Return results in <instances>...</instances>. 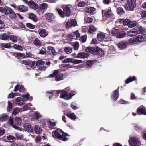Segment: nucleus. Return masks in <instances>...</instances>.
Here are the masks:
<instances>
[{
  "label": "nucleus",
  "instance_id": "14",
  "mask_svg": "<svg viewBox=\"0 0 146 146\" xmlns=\"http://www.w3.org/2000/svg\"><path fill=\"white\" fill-rule=\"evenodd\" d=\"M72 7L71 5H66L64 7V16H69L71 13V8Z\"/></svg>",
  "mask_w": 146,
  "mask_h": 146
},
{
  "label": "nucleus",
  "instance_id": "9",
  "mask_svg": "<svg viewBox=\"0 0 146 146\" xmlns=\"http://www.w3.org/2000/svg\"><path fill=\"white\" fill-rule=\"evenodd\" d=\"M47 55L50 56L56 55L57 53L55 51V48L52 46H48L47 47Z\"/></svg>",
  "mask_w": 146,
  "mask_h": 146
},
{
  "label": "nucleus",
  "instance_id": "4",
  "mask_svg": "<svg viewBox=\"0 0 146 146\" xmlns=\"http://www.w3.org/2000/svg\"><path fill=\"white\" fill-rule=\"evenodd\" d=\"M63 131L60 129H56L54 132V134L53 136H55V137L59 139L62 141H64V135Z\"/></svg>",
  "mask_w": 146,
  "mask_h": 146
},
{
  "label": "nucleus",
  "instance_id": "28",
  "mask_svg": "<svg viewBox=\"0 0 146 146\" xmlns=\"http://www.w3.org/2000/svg\"><path fill=\"white\" fill-rule=\"evenodd\" d=\"M92 48H94L92 49V54H98L99 52L101 50V49L97 47H92Z\"/></svg>",
  "mask_w": 146,
  "mask_h": 146
},
{
  "label": "nucleus",
  "instance_id": "16",
  "mask_svg": "<svg viewBox=\"0 0 146 146\" xmlns=\"http://www.w3.org/2000/svg\"><path fill=\"white\" fill-rule=\"evenodd\" d=\"M102 15H104L106 17H110L113 14L112 13L111 10L110 9H107L104 10H102Z\"/></svg>",
  "mask_w": 146,
  "mask_h": 146
},
{
  "label": "nucleus",
  "instance_id": "25",
  "mask_svg": "<svg viewBox=\"0 0 146 146\" xmlns=\"http://www.w3.org/2000/svg\"><path fill=\"white\" fill-rule=\"evenodd\" d=\"M29 18L33 20L35 22H36L38 21L36 16L33 13H31L29 15Z\"/></svg>",
  "mask_w": 146,
  "mask_h": 146
},
{
  "label": "nucleus",
  "instance_id": "36",
  "mask_svg": "<svg viewBox=\"0 0 146 146\" xmlns=\"http://www.w3.org/2000/svg\"><path fill=\"white\" fill-rule=\"evenodd\" d=\"M9 38L14 43L16 42L17 40V37L14 35H9Z\"/></svg>",
  "mask_w": 146,
  "mask_h": 146
},
{
  "label": "nucleus",
  "instance_id": "35",
  "mask_svg": "<svg viewBox=\"0 0 146 146\" xmlns=\"http://www.w3.org/2000/svg\"><path fill=\"white\" fill-rule=\"evenodd\" d=\"M126 34L125 32L123 31H119L117 35V38H122L124 37Z\"/></svg>",
  "mask_w": 146,
  "mask_h": 146
},
{
  "label": "nucleus",
  "instance_id": "3",
  "mask_svg": "<svg viewBox=\"0 0 146 146\" xmlns=\"http://www.w3.org/2000/svg\"><path fill=\"white\" fill-rule=\"evenodd\" d=\"M136 0H127V5L125 6V8L127 11L133 10L136 6Z\"/></svg>",
  "mask_w": 146,
  "mask_h": 146
},
{
  "label": "nucleus",
  "instance_id": "51",
  "mask_svg": "<svg viewBox=\"0 0 146 146\" xmlns=\"http://www.w3.org/2000/svg\"><path fill=\"white\" fill-rule=\"evenodd\" d=\"M73 47L74 50H78L79 47V43L77 42H75L73 45Z\"/></svg>",
  "mask_w": 146,
  "mask_h": 146
},
{
  "label": "nucleus",
  "instance_id": "7",
  "mask_svg": "<svg viewBox=\"0 0 146 146\" xmlns=\"http://www.w3.org/2000/svg\"><path fill=\"white\" fill-rule=\"evenodd\" d=\"M36 66L40 71L45 70V62L41 60H38L36 61Z\"/></svg>",
  "mask_w": 146,
  "mask_h": 146
},
{
  "label": "nucleus",
  "instance_id": "42",
  "mask_svg": "<svg viewBox=\"0 0 146 146\" xmlns=\"http://www.w3.org/2000/svg\"><path fill=\"white\" fill-rule=\"evenodd\" d=\"M13 106L12 103L8 101V106L7 107V111L9 112L11 110Z\"/></svg>",
  "mask_w": 146,
  "mask_h": 146
},
{
  "label": "nucleus",
  "instance_id": "38",
  "mask_svg": "<svg viewBox=\"0 0 146 146\" xmlns=\"http://www.w3.org/2000/svg\"><path fill=\"white\" fill-rule=\"evenodd\" d=\"M47 50L46 47H42L40 50L39 54L42 55H47Z\"/></svg>",
  "mask_w": 146,
  "mask_h": 146
},
{
  "label": "nucleus",
  "instance_id": "34",
  "mask_svg": "<svg viewBox=\"0 0 146 146\" xmlns=\"http://www.w3.org/2000/svg\"><path fill=\"white\" fill-rule=\"evenodd\" d=\"M88 56V55L87 54L84 53H80L78 54L76 57L77 58H87Z\"/></svg>",
  "mask_w": 146,
  "mask_h": 146
},
{
  "label": "nucleus",
  "instance_id": "43",
  "mask_svg": "<svg viewBox=\"0 0 146 146\" xmlns=\"http://www.w3.org/2000/svg\"><path fill=\"white\" fill-rule=\"evenodd\" d=\"M48 5L46 3H44L40 5L39 8L41 10H44L46 9L48 7Z\"/></svg>",
  "mask_w": 146,
  "mask_h": 146
},
{
  "label": "nucleus",
  "instance_id": "57",
  "mask_svg": "<svg viewBox=\"0 0 146 146\" xmlns=\"http://www.w3.org/2000/svg\"><path fill=\"white\" fill-rule=\"evenodd\" d=\"M87 36L86 35H84L82 36L80 39V40L82 42H84L86 40Z\"/></svg>",
  "mask_w": 146,
  "mask_h": 146
},
{
  "label": "nucleus",
  "instance_id": "13",
  "mask_svg": "<svg viewBox=\"0 0 146 146\" xmlns=\"http://www.w3.org/2000/svg\"><path fill=\"white\" fill-rule=\"evenodd\" d=\"M138 34L137 29L133 28L127 31V35L129 36L132 37L135 36Z\"/></svg>",
  "mask_w": 146,
  "mask_h": 146
},
{
  "label": "nucleus",
  "instance_id": "1",
  "mask_svg": "<svg viewBox=\"0 0 146 146\" xmlns=\"http://www.w3.org/2000/svg\"><path fill=\"white\" fill-rule=\"evenodd\" d=\"M62 71L61 69L55 70L54 72L52 74L49 75L50 77H55V80L56 81H59L63 79V74L60 73Z\"/></svg>",
  "mask_w": 146,
  "mask_h": 146
},
{
  "label": "nucleus",
  "instance_id": "2",
  "mask_svg": "<svg viewBox=\"0 0 146 146\" xmlns=\"http://www.w3.org/2000/svg\"><path fill=\"white\" fill-rule=\"evenodd\" d=\"M128 141L131 146H140L141 144L140 139L137 137L130 138Z\"/></svg>",
  "mask_w": 146,
  "mask_h": 146
},
{
  "label": "nucleus",
  "instance_id": "27",
  "mask_svg": "<svg viewBox=\"0 0 146 146\" xmlns=\"http://www.w3.org/2000/svg\"><path fill=\"white\" fill-rule=\"evenodd\" d=\"M34 130L35 133L37 134H41L42 131L41 128L38 125H36L34 127Z\"/></svg>",
  "mask_w": 146,
  "mask_h": 146
},
{
  "label": "nucleus",
  "instance_id": "62",
  "mask_svg": "<svg viewBox=\"0 0 146 146\" xmlns=\"http://www.w3.org/2000/svg\"><path fill=\"white\" fill-rule=\"evenodd\" d=\"M82 61L81 60H75L72 61V62L73 64H77L80 63H82Z\"/></svg>",
  "mask_w": 146,
  "mask_h": 146
},
{
  "label": "nucleus",
  "instance_id": "61",
  "mask_svg": "<svg viewBox=\"0 0 146 146\" xmlns=\"http://www.w3.org/2000/svg\"><path fill=\"white\" fill-rule=\"evenodd\" d=\"M72 27V25L71 24V22L69 21H68L66 23V28L68 29L70 28H71Z\"/></svg>",
  "mask_w": 146,
  "mask_h": 146
},
{
  "label": "nucleus",
  "instance_id": "20",
  "mask_svg": "<svg viewBox=\"0 0 146 146\" xmlns=\"http://www.w3.org/2000/svg\"><path fill=\"white\" fill-rule=\"evenodd\" d=\"M136 37L138 43H141L146 41V37L144 35H139Z\"/></svg>",
  "mask_w": 146,
  "mask_h": 146
},
{
  "label": "nucleus",
  "instance_id": "21",
  "mask_svg": "<svg viewBox=\"0 0 146 146\" xmlns=\"http://www.w3.org/2000/svg\"><path fill=\"white\" fill-rule=\"evenodd\" d=\"M118 90V89L114 90L112 94L111 98L115 101L119 97V94Z\"/></svg>",
  "mask_w": 146,
  "mask_h": 146
},
{
  "label": "nucleus",
  "instance_id": "11",
  "mask_svg": "<svg viewBox=\"0 0 146 146\" xmlns=\"http://www.w3.org/2000/svg\"><path fill=\"white\" fill-rule=\"evenodd\" d=\"M128 44V42L127 41H121L118 43L117 46L119 48L123 49L127 47Z\"/></svg>",
  "mask_w": 146,
  "mask_h": 146
},
{
  "label": "nucleus",
  "instance_id": "23",
  "mask_svg": "<svg viewBox=\"0 0 146 146\" xmlns=\"http://www.w3.org/2000/svg\"><path fill=\"white\" fill-rule=\"evenodd\" d=\"M105 37V33L102 32H100L97 34V38L100 41H102Z\"/></svg>",
  "mask_w": 146,
  "mask_h": 146
},
{
  "label": "nucleus",
  "instance_id": "15",
  "mask_svg": "<svg viewBox=\"0 0 146 146\" xmlns=\"http://www.w3.org/2000/svg\"><path fill=\"white\" fill-rule=\"evenodd\" d=\"M21 120L19 117H16L14 123L13 125V127L16 129H19L18 126H21Z\"/></svg>",
  "mask_w": 146,
  "mask_h": 146
},
{
  "label": "nucleus",
  "instance_id": "55",
  "mask_svg": "<svg viewBox=\"0 0 146 146\" xmlns=\"http://www.w3.org/2000/svg\"><path fill=\"white\" fill-rule=\"evenodd\" d=\"M36 61H33V62L31 61V64L29 67H30L33 69L36 68Z\"/></svg>",
  "mask_w": 146,
  "mask_h": 146
},
{
  "label": "nucleus",
  "instance_id": "41",
  "mask_svg": "<svg viewBox=\"0 0 146 146\" xmlns=\"http://www.w3.org/2000/svg\"><path fill=\"white\" fill-rule=\"evenodd\" d=\"M1 46L5 48H12V46L11 44L9 43H1Z\"/></svg>",
  "mask_w": 146,
  "mask_h": 146
},
{
  "label": "nucleus",
  "instance_id": "59",
  "mask_svg": "<svg viewBox=\"0 0 146 146\" xmlns=\"http://www.w3.org/2000/svg\"><path fill=\"white\" fill-rule=\"evenodd\" d=\"M15 136L17 139H21L23 137L22 135L19 133H16L15 134Z\"/></svg>",
  "mask_w": 146,
  "mask_h": 146
},
{
  "label": "nucleus",
  "instance_id": "5",
  "mask_svg": "<svg viewBox=\"0 0 146 146\" xmlns=\"http://www.w3.org/2000/svg\"><path fill=\"white\" fill-rule=\"evenodd\" d=\"M48 93H49V94H51L52 96L54 94L56 97L58 96L59 94H61V95L60 96V97L62 98H64V90H52L51 92L47 91V94Z\"/></svg>",
  "mask_w": 146,
  "mask_h": 146
},
{
  "label": "nucleus",
  "instance_id": "50",
  "mask_svg": "<svg viewBox=\"0 0 146 146\" xmlns=\"http://www.w3.org/2000/svg\"><path fill=\"white\" fill-rule=\"evenodd\" d=\"M72 36H73V37H76V38H78L80 37V35L78 33V31H76L73 33Z\"/></svg>",
  "mask_w": 146,
  "mask_h": 146
},
{
  "label": "nucleus",
  "instance_id": "44",
  "mask_svg": "<svg viewBox=\"0 0 146 146\" xmlns=\"http://www.w3.org/2000/svg\"><path fill=\"white\" fill-rule=\"evenodd\" d=\"M136 77L135 76H133L132 77H129L126 81V84L129 83L135 80L136 79Z\"/></svg>",
  "mask_w": 146,
  "mask_h": 146
},
{
  "label": "nucleus",
  "instance_id": "56",
  "mask_svg": "<svg viewBox=\"0 0 146 146\" xmlns=\"http://www.w3.org/2000/svg\"><path fill=\"white\" fill-rule=\"evenodd\" d=\"M67 116L72 119H75L76 118V116L73 113L67 114Z\"/></svg>",
  "mask_w": 146,
  "mask_h": 146
},
{
  "label": "nucleus",
  "instance_id": "10",
  "mask_svg": "<svg viewBox=\"0 0 146 146\" xmlns=\"http://www.w3.org/2000/svg\"><path fill=\"white\" fill-rule=\"evenodd\" d=\"M39 35L42 38H45L48 35L47 31L43 28H40L38 30Z\"/></svg>",
  "mask_w": 146,
  "mask_h": 146
},
{
  "label": "nucleus",
  "instance_id": "22",
  "mask_svg": "<svg viewBox=\"0 0 146 146\" xmlns=\"http://www.w3.org/2000/svg\"><path fill=\"white\" fill-rule=\"evenodd\" d=\"M87 12L91 14H94L95 13L96 9L92 7H88L86 9Z\"/></svg>",
  "mask_w": 146,
  "mask_h": 146
},
{
  "label": "nucleus",
  "instance_id": "31",
  "mask_svg": "<svg viewBox=\"0 0 146 146\" xmlns=\"http://www.w3.org/2000/svg\"><path fill=\"white\" fill-rule=\"evenodd\" d=\"M9 35L6 33H4L0 35V38L3 40H7L9 38Z\"/></svg>",
  "mask_w": 146,
  "mask_h": 146
},
{
  "label": "nucleus",
  "instance_id": "64",
  "mask_svg": "<svg viewBox=\"0 0 146 146\" xmlns=\"http://www.w3.org/2000/svg\"><path fill=\"white\" fill-rule=\"evenodd\" d=\"M10 14V15H9V17L11 18L14 19L16 18V15L14 12H12Z\"/></svg>",
  "mask_w": 146,
  "mask_h": 146
},
{
  "label": "nucleus",
  "instance_id": "58",
  "mask_svg": "<svg viewBox=\"0 0 146 146\" xmlns=\"http://www.w3.org/2000/svg\"><path fill=\"white\" fill-rule=\"evenodd\" d=\"M33 54L31 53V52H27L26 53V55H25V58H31L33 56Z\"/></svg>",
  "mask_w": 146,
  "mask_h": 146
},
{
  "label": "nucleus",
  "instance_id": "37",
  "mask_svg": "<svg viewBox=\"0 0 146 146\" xmlns=\"http://www.w3.org/2000/svg\"><path fill=\"white\" fill-rule=\"evenodd\" d=\"M13 55L17 58L22 57L23 58H25V55L23 53L15 52L13 53Z\"/></svg>",
  "mask_w": 146,
  "mask_h": 146
},
{
  "label": "nucleus",
  "instance_id": "8",
  "mask_svg": "<svg viewBox=\"0 0 146 146\" xmlns=\"http://www.w3.org/2000/svg\"><path fill=\"white\" fill-rule=\"evenodd\" d=\"M70 91V88H66L64 90V99L66 100H69L72 96L76 94V92L74 91L71 92L70 93L67 94L68 92L66 91Z\"/></svg>",
  "mask_w": 146,
  "mask_h": 146
},
{
  "label": "nucleus",
  "instance_id": "12",
  "mask_svg": "<svg viewBox=\"0 0 146 146\" xmlns=\"http://www.w3.org/2000/svg\"><path fill=\"white\" fill-rule=\"evenodd\" d=\"M45 18L49 22L54 21L55 17L54 15L51 13H47L45 15Z\"/></svg>",
  "mask_w": 146,
  "mask_h": 146
},
{
  "label": "nucleus",
  "instance_id": "29",
  "mask_svg": "<svg viewBox=\"0 0 146 146\" xmlns=\"http://www.w3.org/2000/svg\"><path fill=\"white\" fill-rule=\"evenodd\" d=\"M8 116L6 114H3L0 116V121L3 122L7 120Z\"/></svg>",
  "mask_w": 146,
  "mask_h": 146
},
{
  "label": "nucleus",
  "instance_id": "63",
  "mask_svg": "<svg viewBox=\"0 0 146 146\" xmlns=\"http://www.w3.org/2000/svg\"><path fill=\"white\" fill-rule=\"evenodd\" d=\"M72 26L74 27L76 25L77 22L75 19H72L70 21Z\"/></svg>",
  "mask_w": 146,
  "mask_h": 146
},
{
  "label": "nucleus",
  "instance_id": "17",
  "mask_svg": "<svg viewBox=\"0 0 146 146\" xmlns=\"http://www.w3.org/2000/svg\"><path fill=\"white\" fill-rule=\"evenodd\" d=\"M33 44L36 47L40 48L42 45V42L38 38H36L33 40Z\"/></svg>",
  "mask_w": 146,
  "mask_h": 146
},
{
  "label": "nucleus",
  "instance_id": "49",
  "mask_svg": "<svg viewBox=\"0 0 146 146\" xmlns=\"http://www.w3.org/2000/svg\"><path fill=\"white\" fill-rule=\"evenodd\" d=\"M93 64V61H88L85 65L86 68H88L91 66Z\"/></svg>",
  "mask_w": 146,
  "mask_h": 146
},
{
  "label": "nucleus",
  "instance_id": "6",
  "mask_svg": "<svg viewBox=\"0 0 146 146\" xmlns=\"http://www.w3.org/2000/svg\"><path fill=\"white\" fill-rule=\"evenodd\" d=\"M123 24L124 25H127L129 28H132L136 25V22L135 21H131L129 19H126L123 21Z\"/></svg>",
  "mask_w": 146,
  "mask_h": 146
},
{
  "label": "nucleus",
  "instance_id": "40",
  "mask_svg": "<svg viewBox=\"0 0 146 146\" xmlns=\"http://www.w3.org/2000/svg\"><path fill=\"white\" fill-rule=\"evenodd\" d=\"M21 63L25 65H27L29 66H30L31 64V61L27 59L26 60L21 61Z\"/></svg>",
  "mask_w": 146,
  "mask_h": 146
},
{
  "label": "nucleus",
  "instance_id": "19",
  "mask_svg": "<svg viewBox=\"0 0 146 146\" xmlns=\"http://www.w3.org/2000/svg\"><path fill=\"white\" fill-rule=\"evenodd\" d=\"M24 127L27 131L32 132L33 131V128L31 125L28 123H25L23 125Z\"/></svg>",
  "mask_w": 146,
  "mask_h": 146
},
{
  "label": "nucleus",
  "instance_id": "26",
  "mask_svg": "<svg viewBox=\"0 0 146 146\" xmlns=\"http://www.w3.org/2000/svg\"><path fill=\"white\" fill-rule=\"evenodd\" d=\"M3 12H4L6 15H9L12 12V9L9 7L7 6H5L4 7L3 9Z\"/></svg>",
  "mask_w": 146,
  "mask_h": 146
},
{
  "label": "nucleus",
  "instance_id": "30",
  "mask_svg": "<svg viewBox=\"0 0 146 146\" xmlns=\"http://www.w3.org/2000/svg\"><path fill=\"white\" fill-rule=\"evenodd\" d=\"M128 43L131 45L134 44L138 43L136 37L130 39L128 42Z\"/></svg>",
  "mask_w": 146,
  "mask_h": 146
},
{
  "label": "nucleus",
  "instance_id": "54",
  "mask_svg": "<svg viewBox=\"0 0 146 146\" xmlns=\"http://www.w3.org/2000/svg\"><path fill=\"white\" fill-rule=\"evenodd\" d=\"M27 27L30 29H34L35 28V26L30 23H27L26 25Z\"/></svg>",
  "mask_w": 146,
  "mask_h": 146
},
{
  "label": "nucleus",
  "instance_id": "47",
  "mask_svg": "<svg viewBox=\"0 0 146 146\" xmlns=\"http://www.w3.org/2000/svg\"><path fill=\"white\" fill-rule=\"evenodd\" d=\"M119 31V29H114V30L112 31V32L111 33L112 35L113 36H116L117 37V35Z\"/></svg>",
  "mask_w": 146,
  "mask_h": 146
},
{
  "label": "nucleus",
  "instance_id": "33",
  "mask_svg": "<svg viewBox=\"0 0 146 146\" xmlns=\"http://www.w3.org/2000/svg\"><path fill=\"white\" fill-rule=\"evenodd\" d=\"M97 30V28L93 25H91L89 29L88 32L90 33L94 34Z\"/></svg>",
  "mask_w": 146,
  "mask_h": 146
},
{
  "label": "nucleus",
  "instance_id": "18",
  "mask_svg": "<svg viewBox=\"0 0 146 146\" xmlns=\"http://www.w3.org/2000/svg\"><path fill=\"white\" fill-rule=\"evenodd\" d=\"M28 4L30 7L34 10H36L38 8V5L32 0L30 1L28 3Z\"/></svg>",
  "mask_w": 146,
  "mask_h": 146
},
{
  "label": "nucleus",
  "instance_id": "46",
  "mask_svg": "<svg viewBox=\"0 0 146 146\" xmlns=\"http://www.w3.org/2000/svg\"><path fill=\"white\" fill-rule=\"evenodd\" d=\"M56 10L60 15L62 17H64V11L59 8H56Z\"/></svg>",
  "mask_w": 146,
  "mask_h": 146
},
{
  "label": "nucleus",
  "instance_id": "48",
  "mask_svg": "<svg viewBox=\"0 0 146 146\" xmlns=\"http://www.w3.org/2000/svg\"><path fill=\"white\" fill-rule=\"evenodd\" d=\"M33 116L35 119L37 120H38L41 116L40 113L37 111H36L34 113Z\"/></svg>",
  "mask_w": 146,
  "mask_h": 146
},
{
  "label": "nucleus",
  "instance_id": "52",
  "mask_svg": "<svg viewBox=\"0 0 146 146\" xmlns=\"http://www.w3.org/2000/svg\"><path fill=\"white\" fill-rule=\"evenodd\" d=\"M13 47L15 49L19 50L20 51H21L23 50V47L21 46L20 45L14 44Z\"/></svg>",
  "mask_w": 146,
  "mask_h": 146
},
{
  "label": "nucleus",
  "instance_id": "53",
  "mask_svg": "<svg viewBox=\"0 0 146 146\" xmlns=\"http://www.w3.org/2000/svg\"><path fill=\"white\" fill-rule=\"evenodd\" d=\"M64 50H65V52L67 54H69L72 52V49L70 47H66L64 48Z\"/></svg>",
  "mask_w": 146,
  "mask_h": 146
},
{
  "label": "nucleus",
  "instance_id": "45",
  "mask_svg": "<svg viewBox=\"0 0 146 146\" xmlns=\"http://www.w3.org/2000/svg\"><path fill=\"white\" fill-rule=\"evenodd\" d=\"M117 12L118 14L121 15L124 14L125 11L122 8L119 7L117 9Z\"/></svg>",
  "mask_w": 146,
  "mask_h": 146
},
{
  "label": "nucleus",
  "instance_id": "32",
  "mask_svg": "<svg viewBox=\"0 0 146 146\" xmlns=\"http://www.w3.org/2000/svg\"><path fill=\"white\" fill-rule=\"evenodd\" d=\"M137 112L139 115H146V110L144 108H138L137 109Z\"/></svg>",
  "mask_w": 146,
  "mask_h": 146
},
{
  "label": "nucleus",
  "instance_id": "60",
  "mask_svg": "<svg viewBox=\"0 0 146 146\" xmlns=\"http://www.w3.org/2000/svg\"><path fill=\"white\" fill-rule=\"evenodd\" d=\"M19 109L18 108H15L12 112V115H16L19 112Z\"/></svg>",
  "mask_w": 146,
  "mask_h": 146
},
{
  "label": "nucleus",
  "instance_id": "39",
  "mask_svg": "<svg viewBox=\"0 0 146 146\" xmlns=\"http://www.w3.org/2000/svg\"><path fill=\"white\" fill-rule=\"evenodd\" d=\"M7 139L9 140V142H13L15 141L16 138L13 135H9L7 136Z\"/></svg>",
  "mask_w": 146,
  "mask_h": 146
},
{
  "label": "nucleus",
  "instance_id": "24",
  "mask_svg": "<svg viewBox=\"0 0 146 146\" xmlns=\"http://www.w3.org/2000/svg\"><path fill=\"white\" fill-rule=\"evenodd\" d=\"M17 10L20 12H25L28 10V8L25 6L21 5L17 7Z\"/></svg>",
  "mask_w": 146,
  "mask_h": 146
}]
</instances>
